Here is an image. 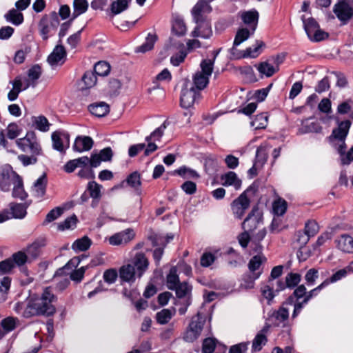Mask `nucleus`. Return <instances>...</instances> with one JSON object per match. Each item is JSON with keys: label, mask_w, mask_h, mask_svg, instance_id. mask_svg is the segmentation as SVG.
<instances>
[{"label": "nucleus", "mask_w": 353, "mask_h": 353, "mask_svg": "<svg viewBox=\"0 0 353 353\" xmlns=\"http://www.w3.org/2000/svg\"><path fill=\"white\" fill-rule=\"evenodd\" d=\"M57 296L50 287L43 289L40 296H30L23 302H17L14 306L15 312L24 318L35 316H51L56 312L54 303Z\"/></svg>", "instance_id": "f257e3e1"}, {"label": "nucleus", "mask_w": 353, "mask_h": 353, "mask_svg": "<svg viewBox=\"0 0 353 353\" xmlns=\"http://www.w3.org/2000/svg\"><path fill=\"white\" fill-rule=\"evenodd\" d=\"M201 71L193 76L192 85L199 92L203 90L209 83V78L214 69V59H203L200 63Z\"/></svg>", "instance_id": "f03ea898"}, {"label": "nucleus", "mask_w": 353, "mask_h": 353, "mask_svg": "<svg viewBox=\"0 0 353 353\" xmlns=\"http://www.w3.org/2000/svg\"><path fill=\"white\" fill-rule=\"evenodd\" d=\"M350 125L351 122L349 120L340 122L338 127L332 130L331 135L329 137L330 144L338 152L346 149L345 139Z\"/></svg>", "instance_id": "7ed1b4c3"}, {"label": "nucleus", "mask_w": 353, "mask_h": 353, "mask_svg": "<svg viewBox=\"0 0 353 353\" xmlns=\"http://www.w3.org/2000/svg\"><path fill=\"white\" fill-rule=\"evenodd\" d=\"M304 30L308 39L312 42H319L326 39L329 34L320 28L318 22L312 17L306 19L302 17Z\"/></svg>", "instance_id": "20e7f679"}, {"label": "nucleus", "mask_w": 353, "mask_h": 353, "mask_svg": "<svg viewBox=\"0 0 353 353\" xmlns=\"http://www.w3.org/2000/svg\"><path fill=\"white\" fill-rule=\"evenodd\" d=\"M59 24V17L55 12L43 15L38 23L39 32L42 39L47 40L50 33L56 30Z\"/></svg>", "instance_id": "39448f33"}, {"label": "nucleus", "mask_w": 353, "mask_h": 353, "mask_svg": "<svg viewBox=\"0 0 353 353\" xmlns=\"http://www.w3.org/2000/svg\"><path fill=\"white\" fill-rule=\"evenodd\" d=\"M201 97V93L190 81H186L181 90V105L183 108H191Z\"/></svg>", "instance_id": "423d86ee"}, {"label": "nucleus", "mask_w": 353, "mask_h": 353, "mask_svg": "<svg viewBox=\"0 0 353 353\" xmlns=\"http://www.w3.org/2000/svg\"><path fill=\"white\" fill-rule=\"evenodd\" d=\"M205 323L204 319L198 313L193 316L191 321L183 334V339L186 342H193L201 335Z\"/></svg>", "instance_id": "0eeeda50"}, {"label": "nucleus", "mask_w": 353, "mask_h": 353, "mask_svg": "<svg viewBox=\"0 0 353 353\" xmlns=\"http://www.w3.org/2000/svg\"><path fill=\"white\" fill-rule=\"evenodd\" d=\"M16 142L18 147L25 152H30L34 155L41 154V148L33 132H28L25 137L17 139Z\"/></svg>", "instance_id": "6e6552de"}, {"label": "nucleus", "mask_w": 353, "mask_h": 353, "mask_svg": "<svg viewBox=\"0 0 353 353\" xmlns=\"http://www.w3.org/2000/svg\"><path fill=\"white\" fill-rule=\"evenodd\" d=\"M333 11L340 21L346 23L353 17V0H339Z\"/></svg>", "instance_id": "1a4fd4ad"}, {"label": "nucleus", "mask_w": 353, "mask_h": 353, "mask_svg": "<svg viewBox=\"0 0 353 353\" xmlns=\"http://www.w3.org/2000/svg\"><path fill=\"white\" fill-rule=\"evenodd\" d=\"M28 204H22V203H10V210H3L0 212V223H3L7 220L10 219H23L26 216L27 212L26 209Z\"/></svg>", "instance_id": "9d476101"}, {"label": "nucleus", "mask_w": 353, "mask_h": 353, "mask_svg": "<svg viewBox=\"0 0 353 353\" xmlns=\"http://www.w3.org/2000/svg\"><path fill=\"white\" fill-rule=\"evenodd\" d=\"M263 225L262 213L257 208H254L248 217L244 220L242 227L243 230L250 232L261 228Z\"/></svg>", "instance_id": "9b49d317"}, {"label": "nucleus", "mask_w": 353, "mask_h": 353, "mask_svg": "<svg viewBox=\"0 0 353 353\" xmlns=\"http://www.w3.org/2000/svg\"><path fill=\"white\" fill-rule=\"evenodd\" d=\"M250 201L247 196V191H244L240 196L231 203V209L236 218L241 219L245 210L250 206Z\"/></svg>", "instance_id": "f8f14e48"}, {"label": "nucleus", "mask_w": 353, "mask_h": 353, "mask_svg": "<svg viewBox=\"0 0 353 353\" xmlns=\"http://www.w3.org/2000/svg\"><path fill=\"white\" fill-rule=\"evenodd\" d=\"M212 11V7L206 0H199L192 10V14L195 23H199L205 20V14Z\"/></svg>", "instance_id": "ddd939ff"}, {"label": "nucleus", "mask_w": 353, "mask_h": 353, "mask_svg": "<svg viewBox=\"0 0 353 353\" xmlns=\"http://www.w3.org/2000/svg\"><path fill=\"white\" fill-rule=\"evenodd\" d=\"M131 265L134 266L137 278L140 279L148 270L150 262L144 253L137 252L132 258Z\"/></svg>", "instance_id": "4468645a"}, {"label": "nucleus", "mask_w": 353, "mask_h": 353, "mask_svg": "<svg viewBox=\"0 0 353 353\" xmlns=\"http://www.w3.org/2000/svg\"><path fill=\"white\" fill-rule=\"evenodd\" d=\"M134 230L128 228L111 236L108 241L110 245H120L128 243L134 238Z\"/></svg>", "instance_id": "2eb2a0df"}, {"label": "nucleus", "mask_w": 353, "mask_h": 353, "mask_svg": "<svg viewBox=\"0 0 353 353\" xmlns=\"http://www.w3.org/2000/svg\"><path fill=\"white\" fill-rule=\"evenodd\" d=\"M66 59V51L65 48L59 44L55 46L53 51L48 57V62L52 67H56L63 64Z\"/></svg>", "instance_id": "dca6fc26"}, {"label": "nucleus", "mask_w": 353, "mask_h": 353, "mask_svg": "<svg viewBox=\"0 0 353 353\" xmlns=\"http://www.w3.org/2000/svg\"><path fill=\"white\" fill-rule=\"evenodd\" d=\"M46 244V239L45 237H39L28 245L26 248V252L29 259H36L41 254V249L45 247Z\"/></svg>", "instance_id": "f3484780"}, {"label": "nucleus", "mask_w": 353, "mask_h": 353, "mask_svg": "<svg viewBox=\"0 0 353 353\" xmlns=\"http://www.w3.org/2000/svg\"><path fill=\"white\" fill-rule=\"evenodd\" d=\"M53 148L59 152L65 150V145H69V135L68 133L61 131H55L52 134Z\"/></svg>", "instance_id": "a211bd4d"}, {"label": "nucleus", "mask_w": 353, "mask_h": 353, "mask_svg": "<svg viewBox=\"0 0 353 353\" xmlns=\"http://www.w3.org/2000/svg\"><path fill=\"white\" fill-rule=\"evenodd\" d=\"M15 176H19V174L13 170H3L0 176V189L4 192L9 191L16 181Z\"/></svg>", "instance_id": "6ab92c4d"}, {"label": "nucleus", "mask_w": 353, "mask_h": 353, "mask_svg": "<svg viewBox=\"0 0 353 353\" xmlns=\"http://www.w3.org/2000/svg\"><path fill=\"white\" fill-rule=\"evenodd\" d=\"M241 18L243 23L248 26V28L255 32L259 20V12L256 10L244 11L241 13Z\"/></svg>", "instance_id": "aec40b11"}, {"label": "nucleus", "mask_w": 353, "mask_h": 353, "mask_svg": "<svg viewBox=\"0 0 353 353\" xmlns=\"http://www.w3.org/2000/svg\"><path fill=\"white\" fill-rule=\"evenodd\" d=\"M21 129L17 123H10L7 126L5 132L3 130H1L0 132V144L6 147L7 143L6 137H7L10 139H14L19 135Z\"/></svg>", "instance_id": "412c9836"}, {"label": "nucleus", "mask_w": 353, "mask_h": 353, "mask_svg": "<svg viewBox=\"0 0 353 353\" xmlns=\"http://www.w3.org/2000/svg\"><path fill=\"white\" fill-rule=\"evenodd\" d=\"M94 144L92 139L88 136H79L75 139L73 150L78 152L90 150Z\"/></svg>", "instance_id": "4be33fe9"}, {"label": "nucleus", "mask_w": 353, "mask_h": 353, "mask_svg": "<svg viewBox=\"0 0 353 353\" xmlns=\"http://www.w3.org/2000/svg\"><path fill=\"white\" fill-rule=\"evenodd\" d=\"M212 34V30L210 24L203 21L197 23V26L192 32V36L194 37H201L203 39H209Z\"/></svg>", "instance_id": "5701e85b"}, {"label": "nucleus", "mask_w": 353, "mask_h": 353, "mask_svg": "<svg viewBox=\"0 0 353 353\" xmlns=\"http://www.w3.org/2000/svg\"><path fill=\"white\" fill-rule=\"evenodd\" d=\"M339 250L346 253H353V238L348 234H342L336 241Z\"/></svg>", "instance_id": "b1692460"}, {"label": "nucleus", "mask_w": 353, "mask_h": 353, "mask_svg": "<svg viewBox=\"0 0 353 353\" xmlns=\"http://www.w3.org/2000/svg\"><path fill=\"white\" fill-rule=\"evenodd\" d=\"M47 183L46 174H43L36 180L32 188V194L35 197L41 199L45 195Z\"/></svg>", "instance_id": "393cba45"}, {"label": "nucleus", "mask_w": 353, "mask_h": 353, "mask_svg": "<svg viewBox=\"0 0 353 353\" xmlns=\"http://www.w3.org/2000/svg\"><path fill=\"white\" fill-rule=\"evenodd\" d=\"M120 279L125 282L134 283L137 278L134 266L131 264L124 265L119 270Z\"/></svg>", "instance_id": "a878e982"}, {"label": "nucleus", "mask_w": 353, "mask_h": 353, "mask_svg": "<svg viewBox=\"0 0 353 353\" xmlns=\"http://www.w3.org/2000/svg\"><path fill=\"white\" fill-rule=\"evenodd\" d=\"M221 179L224 186H233L235 190H239L241 187L242 181L234 172L225 173L221 176Z\"/></svg>", "instance_id": "bb28decb"}, {"label": "nucleus", "mask_w": 353, "mask_h": 353, "mask_svg": "<svg viewBox=\"0 0 353 353\" xmlns=\"http://www.w3.org/2000/svg\"><path fill=\"white\" fill-rule=\"evenodd\" d=\"M90 113L97 117L107 115L110 111L109 105L105 102H97L88 106Z\"/></svg>", "instance_id": "cd10ccee"}, {"label": "nucleus", "mask_w": 353, "mask_h": 353, "mask_svg": "<svg viewBox=\"0 0 353 353\" xmlns=\"http://www.w3.org/2000/svg\"><path fill=\"white\" fill-rule=\"evenodd\" d=\"M301 281V275L297 273H290L289 274L285 279V283L281 281H277L276 284L278 287L276 288V292H279L285 288V286L288 287H294L296 286Z\"/></svg>", "instance_id": "c85d7f7f"}, {"label": "nucleus", "mask_w": 353, "mask_h": 353, "mask_svg": "<svg viewBox=\"0 0 353 353\" xmlns=\"http://www.w3.org/2000/svg\"><path fill=\"white\" fill-rule=\"evenodd\" d=\"M31 121L32 126L41 132H46L50 130V123L43 115L33 116L31 117Z\"/></svg>", "instance_id": "c756f323"}, {"label": "nucleus", "mask_w": 353, "mask_h": 353, "mask_svg": "<svg viewBox=\"0 0 353 353\" xmlns=\"http://www.w3.org/2000/svg\"><path fill=\"white\" fill-rule=\"evenodd\" d=\"M256 69L261 77H270L279 71L278 66L270 64L268 61H263L256 65Z\"/></svg>", "instance_id": "7c9ffc66"}, {"label": "nucleus", "mask_w": 353, "mask_h": 353, "mask_svg": "<svg viewBox=\"0 0 353 353\" xmlns=\"http://www.w3.org/2000/svg\"><path fill=\"white\" fill-rule=\"evenodd\" d=\"M4 18L7 22L11 23L14 26L21 25L24 20L23 14L17 9H11L5 14Z\"/></svg>", "instance_id": "2f4dec72"}, {"label": "nucleus", "mask_w": 353, "mask_h": 353, "mask_svg": "<svg viewBox=\"0 0 353 353\" xmlns=\"http://www.w3.org/2000/svg\"><path fill=\"white\" fill-rule=\"evenodd\" d=\"M265 261L266 258L263 254H259L254 256L248 263V268L252 274H254V273H257L258 272H261V274L262 270H261V266Z\"/></svg>", "instance_id": "473e14b6"}, {"label": "nucleus", "mask_w": 353, "mask_h": 353, "mask_svg": "<svg viewBox=\"0 0 353 353\" xmlns=\"http://www.w3.org/2000/svg\"><path fill=\"white\" fill-rule=\"evenodd\" d=\"M15 177L16 181L12 185V196L14 198H18L20 199L21 200H24L28 196V194L24 190L23 179L19 175V176Z\"/></svg>", "instance_id": "72a5a7b5"}, {"label": "nucleus", "mask_w": 353, "mask_h": 353, "mask_svg": "<svg viewBox=\"0 0 353 353\" xmlns=\"http://www.w3.org/2000/svg\"><path fill=\"white\" fill-rule=\"evenodd\" d=\"M265 46V43L262 41H256V43L252 46L248 48L244 53L243 57L256 58L262 52L263 48Z\"/></svg>", "instance_id": "f704fd0d"}, {"label": "nucleus", "mask_w": 353, "mask_h": 353, "mask_svg": "<svg viewBox=\"0 0 353 353\" xmlns=\"http://www.w3.org/2000/svg\"><path fill=\"white\" fill-rule=\"evenodd\" d=\"M88 8V2L86 0H74L73 12L72 14V20H74L79 15L85 13Z\"/></svg>", "instance_id": "c9c22d12"}, {"label": "nucleus", "mask_w": 353, "mask_h": 353, "mask_svg": "<svg viewBox=\"0 0 353 353\" xmlns=\"http://www.w3.org/2000/svg\"><path fill=\"white\" fill-rule=\"evenodd\" d=\"M173 290H175L180 300H185L188 297H190L192 287L186 282L179 283Z\"/></svg>", "instance_id": "e433bc0d"}, {"label": "nucleus", "mask_w": 353, "mask_h": 353, "mask_svg": "<svg viewBox=\"0 0 353 353\" xmlns=\"http://www.w3.org/2000/svg\"><path fill=\"white\" fill-rule=\"evenodd\" d=\"M319 231V225L314 221H309L306 223L305 226V234H301L302 237L305 239L303 243H307L310 237L314 236Z\"/></svg>", "instance_id": "4c0bfd02"}, {"label": "nucleus", "mask_w": 353, "mask_h": 353, "mask_svg": "<svg viewBox=\"0 0 353 353\" xmlns=\"http://www.w3.org/2000/svg\"><path fill=\"white\" fill-rule=\"evenodd\" d=\"M157 41V36L154 34L149 33L145 39V42L135 50L136 52L145 53L151 50L154 48V45Z\"/></svg>", "instance_id": "58836bf2"}, {"label": "nucleus", "mask_w": 353, "mask_h": 353, "mask_svg": "<svg viewBox=\"0 0 353 353\" xmlns=\"http://www.w3.org/2000/svg\"><path fill=\"white\" fill-rule=\"evenodd\" d=\"M270 148L267 143L261 144L256 150V163L263 165L268 159V150Z\"/></svg>", "instance_id": "ea45409f"}, {"label": "nucleus", "mask_w": 353, "mask_h": 353, "mask_svg": "<svg viewBox=\"0 0 353 353\" xmlns=\"http://www.w3.org/2000/svg\"><path fill=\"white\" fill-rule=\"evenodd\" d=\"M254 32H252V30L248 28H240L235 36L233 46H237L240 45L243 41H246L251 35H252Z\"/></svg>", "instance_id": "a19ab883"}, {"label": "nucleus", "mask_w": 353, "mask_h": 353, "mask_svg": "<svg viewBox=\"0 0 353 353\" xmlns=\"http://www.w3.org/2000/svg\"><path fill=\"white\" fill-rule=\"evenodd\" d=\"M273 285L274 284L272 283V280L269 279L268 283L263 285L261 288V295L267 300L268 304L270 303L275 296V290H274Z\"/></svg>", "instance_id": "79ce46f5"}, {"label": "nucleus", "mask_w": 353, "mask_h": 353, "mask_svg": "<svg viewBox=\"0 0 353 353\" xmlns=\"http://www.w3.org/2000/svg\"><path fill=\"white\" fill-rule=\"evenodd\" d=\"M172 30L177 36H183L185 34L186 26L181 17H176L173 19Z\"/></svg>", "instance_id": "37998d69"}, {"label": "nucleus", "mask_w": 353, "mask_h": 353, "mask_svg": "<svg viewBox=\"0 0 353 353\" xmlns=\"http://www.w3.org/2000/svg\"><path fill=\"white\" fill-rule=\"evenodd\" d=\"M91 245V240L88 236H83L76 240L72 245V248L75 252L87 250Z\"/></svg>", "instance_id": "c03bdc74"}, {"label": "nucleus", "mask_w": 353, "mask_h": 353, "mask_svg": "<svg viewBox=\"0 0 353 353\" xmlns=\"http://www.w3.org/2000/svg\"><path fill=\"white\" fill-rule=\"evenodd\" d=\"M174 311L170 309H163L156 314L157 321L161 325H164L170 321L174 315Z\"/></svg>", "instance_id": "a18cd8bd"}, {"label": "nucleus", "mask_w": 353, "mask_h": 353, "mask_svg": "<svg viewBox=\"0 0 353 353\" xmlns=\"http://www.w3.org/2000/svg\"><path fill=\"white\" fill-rule=\"evenodd\" d=\"M82 83L84 84L81 87L82 90L93 87L97 83L96 74L92 71H86L82 77Z\"/></svg>", "instance_id": "49530a36"}, {"label": "nucleus", "mask_w": 353, "mask_h": 353, "mask_svg": "<svg viewBox=\"0 0 353 353\" xmlns=\"http://www.w3.org/2000/svg\"><path fill=\"white\" fill-rule=\"evenodd\" d=\"M18 323L19 319L17 318L8 316L1 321L0 326L6 332L8 333L14 330Z\"/></svg>", "instance_id": "de8ad7c7"}, {"label": "nucleus", "mask_w": 353, "mask_h": 353, "mask_svg": "<svg viewBox=\"0 0 353 353\" xmlns=\"http://www.w3.org/2000/svg\"><path fill=\"white\" fill-rule=\"evenodd\" d=\"M167 128L166 122L164 121L159 128L155 129L149 136L145 139V141H159L164 134V131Z\"/></svg>", "instance_id": "09e8293b"}, {"label": "nucleus", "mask_w": 353, "mask_h": 353, "mask_svg": "<svg viewBox=\"0 0 353 353\" xmlns=\"http://www.w3.org/2000/svg\"><path fill=\"white\" fill-rule=\"evenodd\" d=\"M261 276V272L254 273V274L245 275L243 277L241 283V288L244 289H252L254 286V281Z\"/></svg>", "instance_id": "8fccbe9b"}, {"label": "nucleus", "mask_w": 353, "mask_h": 353, "mask_svg": "<svg viewBox=\"0 0 353 353\" xmlns=\"http://www.w3.org/2000/svg\"><path fill=\"white\" fill-rule=\"evenodd\" d=\"M268 117L266 113H261L257 114L255 118L252 121L251 125L254 129H264L268 125Z\"/></svg>", "instance_id": "3c124183"}, {"label": "nucleus", "mask_w": 353, "mask_h": 353, "mask_svg": "<svg viewBox=\"0 0 353 353\" xmlns=\"http://www.w3.org/2000/svg\"><path fill=\"white\" fill-rule=\"evenodd\" d=\"M288 204L285 200L281 198H278L272 203L273 212L276 215H283L287 210Z\"/></svg>", "instance_id": "603ef678"}, {"label": "nucleus", "mask_w": 353, "mask_h": 353, "mask_svg": "<svg viewBox=\"0 0 353 353\" xmlns=\"http://www.w3.org/2000/svg\"><path fill=\"white\" fill-rule=\"evenodd\" d=\"M175 173L183 179H197L199 177V174L196 171L186 166L179 168L175 170Z\"/></svg>", "instance_id": "864d4df0"}, {"label": "nucleus", "mask_w": 353, "mask_h": 353, "mask_svg": "<svg viewBox=\"0 0 353 353\" xmlns=\"http://www.w3.org/2000/svg\"><path fill=\"white\" fill-rule=\"evenodd\" d=\"M176 272V268L172 267L167 276L168 288L172 290L176 288V286L180 283Z\"/></svg>", "instance_id": "5fc2aeb1"}, {"label": "nucleus", "mask_w": 353, "mask_h": 353, "mask_svg": "<svg viewBox=\"0 0 353 353\" xmlns=\"http://www.w3.org/2000/svg\"><path fill=\"white\" fill-rule=\"evenodd\" d=\"M322 128L319 123L318 122H311L308 123V119H305L302 122V132L308 133V132H320Z\"/></svg>", "instance_id": "6e6d98bb"}, {"label": "nucleus", "mask_w": 353, "mask_h": 353, "mask_svg": "<svg viewBox=\"0 0 353 353\" xmlns=\"http://www.w3.org/2000/svg\"><path fill=\"white\" fill-rule=\"evenodd\" d=\"M110 71V65L105 61H99L94 65V73L96 75L104 77L108 74Z\"/></svg>", "instance_id": "4d7b16f0"}, {"label": "nucleus", "mask_w": 353, "mask_h": 353, "mask_svg": "<svg viewBox=\"0 0 353 353\" xmlns=\"http://www.w3.org/2000/svg\"><path fill=\"white\" fill-rule=\"evenodd\" d=\"M88 190L90 192V195L92 198L99 199L101 196V189L102 185L97 183L94 181H90L87 187Z\"/></svg>", "instance_id": "13d9d810"}, {"label": "nucleus", "mask_w": 353, "mask_h": 353, "mask_svg": "<svg viewBox=\"0 0 353 353\" xmlns=\"http://www.w3.org/2000/svg\"><path fill=\"white\" fill-rule=\"evenodd\" d=\"M77 219L75 215L68 217L64 221L57 225V229L60 231L72 229L76 226Z\"/></svg>", "instance_id": "bf43d9fd"}, {"label": "nucleus", "mask_w": 353, "mask_h": 353, "mask_svg": "<svg viewBox=\"0 0 353 353\" xmlns=\"http://www.w3.org/2000/svg\"><path fill=\"white\" fill-rule=\"evenodd\" d=\"M128 7L127 0H117L113 1L111 5V10L114 14H118L126 10Z\"/></svg>", "instance_id": "052dcab7"}, {"label": "nucleus", "mask_w": 353, "mask_h": 353, "mask_svg": "<svg viewBox=\"0 0 353 353\" xmlns=\"http://www.w3.org/2000/svg\"><path fill=\"white\" fill-rule=\"evenodd\" d=\"M267 342V339L265 334L259 332L256 334L252 342V349L254 351H259L261 350L262 346Z\"/></svg>", "instance_id": "680f3d73"}, {"label": "nucleus", "mask_w": 353, "mask_h": 353, "mask_svg": "<svg viewBox=\"0 0 353 353\" xmlns=\"http://www.w3.org/2000/svg\"><path fill=\"white\" fill-rule=\"evenodd\" d=\"M216 345V340L214 338H207L203 342L202 352L212 353Z\"/></svg>", "instance_id": "e2e57ef3"}, {"label": "nucleus", "mask_w": 353, "mask_h": 353, "mask_svg": "<svg viewBox=\"0 0 353 353\" xmlns=\"http://www.w3.org/2000/svg\"><path fill=\"white\" fill-rule=\"evenodd\" d=\"M64 209L61 207H57L50 210L46 215L45 222L50 223L57 219L63 213Z\"/></svg>", "instance_id": "0e129e2a"}, {"label": "nucleus", "mask_w": 353, "mask_h": 353, "mask_svg": "<svg viewBox=\"0 0 353 353\" xmlns=\"http://www.w3.org/2000/svg\"><path fill=\"white\" fill-rule=\"evenodd\" d=\"M126 181L132 188H138L141 185L140 174L137 172H134L128 176Z\"/></svg>", "instance_id": "69168bd1"}, {"label": "nucleus", "mask_w": 353, "mask_h": 353, "mask_svg": "<svg viewBox=\"0 0 353 353\" xmlns=\"http://www.w3.org/2000/svg\"><path fill=\"white\" fill-rule=\"evenodd\" d=\"M29 257L28 256L26 252L19 251L12 255V261L14 264L16 263L19 266H21L26 263Z\"/></svg>", "instance_id": "338daca9"}, {"label": "nucleus", "mask_w": 353, "mask_h": 353, "mask_svg": "<svg viewBox=\"0 0 353 353\" xmlns=\"http://www.w3.org/2000/svg\"><path fill=\"white\" fill-rule=\"evenodd\" d=\"M339 154H340L342 164H350L353 161V147L347 153H345V149H344L342 152H339Z\"/></svg>", "instance_id": "774afa93"}]
</instances>
